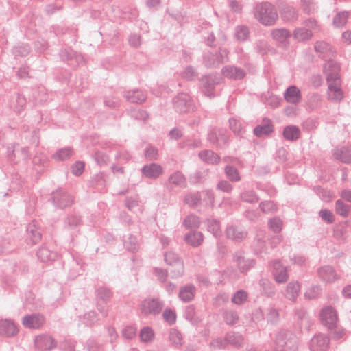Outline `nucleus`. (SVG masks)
<instances>
[{"label": "nucleus", "instance_id": "1", "mask_svg": "<svg viewBox=\"0 0 351 351\" xmlns=\"http://www.w3.org/2000/svg\"><path fill=\"white\" fill-rule=\"evenodd\" d=\"M254 17L263 25L271 26L278 19L277 10L269 2L257 3L254 8Z\"/></svg>", "mask_w": 351, "mask_h": 351}, {"label": "nucleus", "instance_id": "2", "mask_svg": "<svg viewBox=\"0 0 351 351\" xmlns=\"http://www.w3.org/2000/svg\"><path fill=\"white\" fill-rule=\"evenodd\" d=\"M229 61V51L225 47H219L215 53L208 52L203 56V64L208 69L217 68Z\"/></svg>", "mask_w": 351, "mask_h": 351}, {"label": "nucleus", "instance_id": "3", "mask_svg": "<svg viewBox=\"0 0 351 351\" xmlns=\"http://www.w3.org/2000/svg\"><path fill=\"white\" fill-rule=\"evenodd\" d=\"M165 263L171 267L170 274L172 278L182 276L184 271V263L177 254L172 251L167 252L164 254Z\"/></svg>", "mask_w": 351, "mask_h": 351}, {"label": "nucleus", "instance_id": "4", "mask_svg": "<svg viewBox=\"0 0 351 351\" xmlns=\"http://www.w3.org/2000/svg\"><path fill=\"white\" fill-rule=\"evenodd\" d=\"M219 84V78L215 74L202 75L199 79V88L200 92L209 98L215 97V86Z\"/></svg>", "mask_w": 351, "mask_h": 351}, {"label": "nucleus", "instance_id": "5", "mask_svg": "<svg viewBox=\"0 0 351 351\" xmlns=\"http://www.w3.org/2000/svg\"><path fill=\"white\" fill-rule=\"evenodd\" d=\"M173 105L175 110L180 114L194 111L196 108L191 96L185 93L178 94L173 99Z\"/></svg>", "mask_w": 351, "mask_h": 351}, {"label": "nucleus", "instance_id": "6", "mask_svg": "<svg viewBox=\"0 0 351 351\" xmlns=\"http://www.w3.org/2000/svg\"><path fill=\"white\" fill-rule=\"evenodd\" d=\"M51 195L53 204L60 209L70 207L74 202L73 196L62 188H59L53 191Z\"/></svg>", "mask_w": 351, "mask_h": 351}, {"label": "nucleus", "instance_id": "7", "mask_svg": "<svg viewBox=\"0 0 351 351\" xmlns=\"http://www.w3.org/2000/svg\"><path fill=\"white\" fill-rule=\"evenodd\" d=\"M319 319L324 326L332 330L338 322L337 311L331 306H324L320 311Z\"/></svg>", "mask_w": 351, "mask_h": 351}, {"label": "nucleus", "instance_id": "8", "mask_svg": "<svg viewBox=\"0 0 351 351\" xmlns=\"http://www.w3.org/2000/svg\"><path fill=\"white\" fill-rule=\"evenodd\" d=\"M141 306L142 313L145 315H156L162 312L165 306V303L158 298L152 299L147 298L142 302Z\"/></svg>", "mask_w": 351, "mask_h": 351}, {"label": "nucleus", "instance_id": "9", "mask_svg": "<svg viewBox=\"0 0 351 351\" xmlns=\"http://www.w3.org/2000/svg\"><path fill=\"white\" fill-rule=\"evenodd\" d=\"M340 66L332 60L326 62L323 66V72L326 75L327 83L341 82L340 78Z\"/></svg>", "mask_w": 351, "mask_h": 351}, {"label": "nucleus", "instance_id": "10", "mask_svg": "<svg viewBox=\"0 0 351 351\" xmlns=\"http://www.w3.org/2000/svg\"><path fill=\"white\" fill-rule=\"evenodd\" d=\"M330 346V338L322 333L315 335L311 339V351H327Z\"/></svg>", "mask_w": 351, "mask_h": 351}, {"label": "nucleus", "instance_id": "11", "mask_svg": "<svg viewBox=\"0 0 351 351\" xmlns=\"http://www.w3.org/2000/svg\"><path fill=\"white\" fill-rule=\"evenodd\" d=\"M141 172L142 176L145 178L156 180L163 174L164 169L160 164L152 162L143 165Z\"/></svg>", "mask_w": 351, "mask_h": 351}, {"label": "nucleus", "instance_id": "12", "mask_svg": "<svg viewBox=\"0 0 351 351\" xmlns=\"http://www.w3.org/2000/svg\"><path fill=\"white\" fill-rule=\"evenodd\" d=\"M272 274L276 282L282 284L289 280L287 267L284 266L279 260H275L271 263Z\"/></svg>", "mask_w": 351, "mask_h": 351}, {"label": "nucleus", "instance_id": "13", "mask_svg": "<svg viewBox=\"0 0 351 351\" xmlns=\"http://www.w3.org/2000/svg\"><path fill=\"white\" fill-rule=\"evenodd\" d=\"M317 276L322 281L326 283H332L340 279V276L330 265H324L319 267L317 269Z\"/></svg>", "mask_w": 351, "mask_h": 351}, {"label": "nucleus", "instance_id": "14", "mask_svg": "<svg viewBox=\"0 0 351 351\" xmlns=\"http://www.w3.org/2000/svg\"><path fill=\"white\" fill-rule=\"evenodd\" d=\"M326 96L328 100L333 103H339L344 97V93L341 87V82L328 83Z\"/></svg>", "mask_w": 351, "mask_h": 351}, {"label": "nucleus", "instance_id": "15", "mask_svg": "<svg viewBox=\"0 0 351 351\" xmlns=\"http://www.w3.org/2000/svg\"><path fill=\"white\" fill-rule=\"evenodd\" d=\"M223 75L232 80H242L247 75L246 71L235 65H227L221 69Z\"/></svg>", "mask_w": 351, "mask_h": 351}, {"label": "nucleus", "instance_id": "16", "mask_svg": "<svg viewBox=\"0 0 351 351\" xmlns=\"http://www.w3.org/2000/svg\"><path fill=\"white\" fill-rule=\"evenodd\" d=\"M26 232L25 241L27 244L34 245L40 241L42 234L35 221H32L28 224Z\"/></svg>", "mask_w": 351, "mask_h": 351}, {"label": "nucleus", "instance_id": "17", "mask_svg": "<svg viewBox=\"0 0 351 351\" xmlns=\"http://www.w3.org/2000/svg\"><path fill=\"white\" fill-rule=\"evenodd\" d=\"M45 323V317L40 314L26 315L22 319L23 325L27 328L38 329Z\"/></svg>", "mask_w": 351, "mask_h": 351}, {"label": "nucleus", "instance_id": "18", "mask_svg": "<svg viewBox=\"0 0 351 351\" xmlns=\"http://www.w3.org/2000/svg\"><path fill=\"white\" fill-rule=\"evenodd\" d=\"M19 332V328L12 319H5L0 320V335L5 337L16 336Z\"/></svg>", "mask_w": 351, "mask_h": 351}, {"label": "nucleus", "instance_id": "19", "mask_svg": "<svg viewBox=\"0 0 351 351\" xmlns=\"http://www.w3.org/2000/svg\"><path fill=\"white\" fill-rule=\"evenodd\" d=\"M35 346L40 350H51L56 348L57 343L53 338L48 335H38L34 340Z\"/></svg>", "mask_w": 351, "mask_h": 351}, {"label": "nucleus", "instance_id": "20", "mask_svg": "<svg viewBox=\"0 0 351 351\" xmlns=\"http://www.w3.org/2000/svg\"><path fill=\"white\" fill-rule=\"evenodd\" d=\"M314 49L322 59H331L334 56L335 51L332 47L325 41H317L315 43Z\"/></svg>", "mask_w": 351, "mask_h": 351}, {"label": "nucleus", "instance_id": "21", "mask_svg": "<svg viewBox=\"0 0 351 351\" xmlns=\"http://www.w3.org/2000/svg\"><path fill=\"white\" fill-rule=\"evenodd\" d=\"M233 261L237 263L239 270L242 273L247 272L255 265L254 259L245 258L240 252H236L233 255Z\"/></svg>", "mask_w": 351, "mask_h": 351}, {"label": "nucleus", "instance_id": "22", "mask_svg": "<svg viewBox=\"0 0 351 351\" xmlns=\"http://www.w3.org/2000/svg\"><path fill=\"white\" fill-rule=\"evenodd\" d=\"M285 101L291 104H298L302 101L301 91L296 86H289L283 93Z\"/></svg>", "mask_w": 351, "mask_h": 351}, {"label": "nucleus", "instance_id": "23", "mask_svg": "<svg viewBox=\"0 0 351 351\" xmlns=\"http://www.w3.org/2000/svg\"><path fill=\"white\" fill-rule=\"evenodd\" d=\"M226 237L236 242H241L247 236V232L242 228L229 226L226 230Z\"/></svg>", "mask_w": 351, "mask_h": 351}, {"label": "nucleus", "instance_id": "24", "mask_svg": "<svg viewBox=\"0 0 351 351\" xmlns=\"http://www.w3.org/2000/svg\"><path fill=\"white\" fill-rule=\"evenodd\" d=\"M274 130L273 125L270 119L264 118L263 123L258 125L254 128V134L257 137L268 135Z\"/></svg>", "mask_w": 351, "mask_h": 351}, {"label": "nucleus", "instance_id": "25", "mask_svg": "<svg viewBox=\"0 0 351 351\" xmlns=\"http://www.w3.org/2000/svg\"><path fill=\"white\" fill-rule=\"evenodd\" d=\"M258 285L261 287V292L263 295L271 298L274 297L276 292L275 285L268 279H260Z\"/></svg>", "mask_w": 351, "mask_h": 351}, {"label": "nucleus", "instance_id": "26", "mask_svg": "<svg viewBox=\"0 0 351 351\" xmlns=\"http://www.w3.org/2000/svg\"><path fill=\"white\" fill-rule=\"evenodd\" d=\"M126 100L130 103L141 104L146 100V95L139 89L128 90L124 94Z\"/></svg>", "mask_w": 351, "mask_h": 351}, {"label": "nucleus", "instance_id": "27", "mask_svg": "<svg viewBox=\"0 0 351 351\" xmlns=\"http://www.w3.org/2000/svg\"><path fill=\"white\" fill-rule=\"evenodd\" d=\"M184 240L187 244L196 247L202 243L204 241V235L201 232L193 231L186 233L184 235Z\"/></svg>", "mask_w": 351, "mask_h": 351}, {"label": "nucleus", "instance_id": "28", "mask_svg": "<svg viewBox=\"0 0 351 351\" xmlns=\"http://www.w3.org/2000/svg\"><path fill=\"white\" fill-rule=\"evenodd\" d=\"M300 291V285L297 280L289 282L286 287L285 297L291 301L295 302Z\"/></svg>", "mask_w": 351, "mask_h": 351}, {"label": "nucleus", "instance_id": "29", "mask_svg": "<svg viewBox=\"0 0 351 351\" xmlns=\"http://www.w3.org/2000/svg\"><path fill=\"white\" fill-rule=\"evenodd\" d=\"M195 287L192 285H186L180 288L178 297L184 302H191L195 297Z\"/></svg>", "mask_w": 351, "mask_h": 351}, {"label": "nucleus", "instance_id": "30", "mask_svg": "<svg viewBox=\"0 0 351 351\" xmlns=\"http://www.w3.org/2000/svg\"><path fill=\"white\" fill-rule=\"evenodd\" d=\"M335 158L343 163L351 162V147L343 146L340 149H335L333 153Z\"/></svg>", "mask_w": 351, "mask_h": 351}, {"label": "nucleus", "instance_id": "31", "mask_svg": "<svg viewBox=\"0 0 351 351\" xmlns=\"http://www.w3.org/2000/svg\"><path fill=\"white\" fill-rule=\"evenodd\" d=\"M198 156L202 161L208 164L217 165L220 161L219 156L210 149L199 152Z\"/></svg>", "mask_w": 351, "mask_h": 351}, {"label": "nucleus", "instance_id": "32", "mask_svg": "<svg viewBox=\"0 0 351 351\" xmlns=\"http://www.w3.org/2000/svg\"><path fill=\"white\" fill-rule=\"evenodd\" d=\"M113 293L112 291L106 287L101 286L95 291L96 301L102 302L108 304L112 298Z\"/></svg>", "mask_w": 351, "mask_h": 351}, {"label": "nucleus", "instance_id": "33", "mask_svg": "<svg viewBox=\"0 0 351 351\" xmlns=\"http://www.w3.org/2000/svg\"><path fill=\"white\" fill-rule=\"evenodd\" d=\"M291 34L289 30L285 28L275 29L271 32V36L274 40L281 43L283 46L288 44V38Z\"/></svg>", "mask_w": 351, "mask_h": 351}, {"label": "nucleus", "instance_id": "34", "mask_svg": "<svg viewBox=\"0 0 351 351\" xmlns=\"http://www.w3.org/2000/svg\"><path fill=\"white\" fill-rule=\"evenodd\" d=\"M74 154V150L72 147L68 146L58 149L53 155L52 158L57 162L66 160L71 158Z\"/></svg>", "mask_w": 351, "mask_h": 351}, {"label": "nucleus", "instance_id": "35", "mask_svg": "<svg viewBox=\"0 0 351 351\" xmlns=\"http://www.w3.org/2000/svg\"><path fill=\"white\" fill-rule=\"evenodd\" d=\"M225 336L228 345H231L235 348L242 346L244 338L241 334L237 332L230 331L227 332Z\"/></svg>", "mask_w": 351, "mask_h": 351}, {"label": "nucleus", "instance_id": "36", "mask_svg": "<svg viewBox=\"0 0 351 351\" xmlns=\"http://www.w3.org/2000/svg\"><path fill=\"white\" fill-rule=\"evenodd\" d=\"M283 137L289 141H295L300 138V130L296 125H290L284 128Z\"/></svg>", "mask_w": 351, "mask_h": 351}, {"label": "nucleus", "instance_id": "37", "mask_svg": "<svg viewBox=\"0 0 351 351\" xmlns=\"http://www.w3.org/2000/svg\"><path fill=\"white\" fill-rule=\"evenodd\" d=\"M38 258L42 262L53 261L56 259V252L49 250L46 247H41L36 253Z\"/></svg>", "mask_w": 351, "mask_h": 351}, {"label": "nucleus", "instance_id": "38", "mask_svg": "<svg viewBox=\"0 0 351 351\" xmlns=\"http://www.w3.org/2000/svg\"><path fill=\"white\" fill-rule=\"evenodd\" d=\"M168 182L169 184L179 187H184L186 184V178L180 171H176L170 175Z\"/></svg>", "mask_w": 351, "mask_h": 351}, {"label": "nucleus", "instance_id": "39", "mask_svg": "<svg viewBox=\"0 0 351 351\" xmlns=\"http://www.w3.org/2000/svg\"><path fill=\"white\" fill-rule=\"evenodd\" d=\"M224 173L227 179L232 182H238L241 180L239 170L231 165H228L224 167Z\"/></svg>", "mask_w": 351, "mask_h": 351}, {"label": "nucleus", "instance_id": "40", "mask_svg": "<svg viewBox=\"0 0 351 351\" xmlns=\"http://www.w3.org/2000/svg\"><path fill=\"white\" fill-rule=\"evenodd\" d=\"M239 197L242 202L249 204H255L259 201L258 195L252 189L243 190L241 192Z\"/></svg>", "mask_w": 351, "mask_h": 351}, {"label": "nucleus", "instance_id": "41", "mask_svg": "<svg viewBox=\"0 0 351 351\" xmlns=\"http://www.w3.org/2000/svg\"><path fill=\"white\" fill-rule=\"evenodd\" d=\"M281 16L284 21H293L298 19V13L295 8L286 5L282 10Z\"/></svg>", "mask_w": 351, "mask_h": 351}, {"label": "nucleus", "instance_id": "42", "mask_svg": "<svg viewBox=\"0 0 351 351\" xmlns=\"http://www.w3.org/2000/svg\"><path fill=\"white\" fill-rule=\"evenodd\" d=\"M313 36L311 30L304 27H298L293 31V38L299 42L308 40Z\"/></svg>", "mask_w": 351, "mask_h": 351}, {"label": "nucleus", "instance_id": "43", "mask_svg": "<svg viewBox=\"0 0 351 351\" xmlns=\"http://www.w3.org/2000/svg\"><path fill=\"white\" fill-rule=\"evenodd\" d=\"M223 318L228 325H234L239 321L238 313L232 309H223L221 311Z\"/></svg>", "mask_w": 351, "mask_h": 351}, {"label": "nucleus", "instance_id": "44", "mask_svg": "<svg viewBox=\"0 0 351 351\" xmlns=\"http://www.w3.org/2000/svg\"><path fill=\"white\" fill-rule=\"evenodd\" d=\"M349 18V12L341 11L337 12L333 18L332 24L337 28H341L346 25Z\"/></svg>", "mask_w": 351, "mask_h": 351}, {"label": "nucleus", "instance_id": "45", "mask_svg": "<svg viewBox=\"0 0 351 351\" xmlns=\"http://www.w3.org/2000/svg\"><path fill=\"white\" fill-rule=\"evenodd\" d=\"M250 36V30L246 25H237L234 29V37L239 42L246 41Z\"/></svg>", "mask_w": 351, "mask_h": 351}, {"label": "nucleus", "instance_id": "46", "mask_svg": "<svg viewBox=\"0 0 351 351\" xmlns=\"http://www.w3.org/2000/svg\"><path fill=\"white\" fill-rule=\"evenodd\" d=\"M289 336H291V334L288 332L283 331L278 332L276 337V346L275 348L284 349L285 347H288L291 339L289 337Z\"/></svg>", "mask_w": 351, "mask_h": 351}, {"label": "nucleus", "instance_id": "47", "mask_svg": "<svg viewBox=\"0 0 351 351\" xmlns=\"http://www.w3.org/2000/svg\"><path fill=\"white\" fill-rule=\"evenodd\" d=\"M184 317L189 320L192 324H197L201 319L196 315L195 308L193 305H189L186 307Z\"/></svg>", "mask_w": 351, "mask_h": 351}, {"label": "nucleus", "instance_id": "48", "mask_svg": "<svg viewBox=\"0 0 351 351\" xmlns=\"http://www.w3.org/2000/svg\"><path fill=\"white\" fill-rule=\"evenodd\" d=\"M124 246L128 251L132 253L136 252L139 249L137 238L132 234H130L128 238L124 240Z\"/></svg>", "mask_w": 351, "mask_h": 351}, {"label": "nucleus", "instance_id": "49", "mask_svg": "<svg viewBox=\"0 0 351 351\" xmlns=\"http://www.w3.org/2000/svg\"><path fill=\"white\" fill-rule=\"evenodd\" d=\"M82 220L76 215H69L64 220V228L68 230L77 228L81 225Z\"/></svg>", "mask_w": 351, "mask_h": 351}, {"label": "nucleus", "instance_id": "50", "mask_svg": "<svg viewBox=\"0 0 351 351\" xmlns=\"http://www.w3.org/2000/svg\"><path fill=\"white\" fill-rule=\"evenodd\" d=\"M350 210V205L346 204L342 199H337L335 202V212L337 215L347 217Z\"/></svg>", "mask_w": 351, "mask_h": 351}, {"label": "nucleus", "instance_id": "51", "mask_svg": "<svg viewBox=\"0 0 351 351\" xmlns=\"http://www.w3.org/2000/svg\"><path fill=\"white\" fill-rule=\"evenodd\" d=\"M208 230L211 232L215 237H219L221 235V230L220 229V222L215 219L207 220Z\"/></svg>", "mask_w": 351, "mask_h": 351}, {"label": "nucleus", "instance_id": "52", "mask_svg": "<svg viewBox=\"0 0 351 351\" xmlns=\"http://www.w3.org/2000/svg\"><path fill=\"white\" fill-rule=\"evenodd\" d=\"M261 210L265 214H274L277 211V206L271 200L263 201L259 204Z\"/></svg>", "mask_w": 351, "mask_h": 351}, {"label": "nucleus", "instance_id": "53", "mask_svg": "<svg viewBox=\"0 0 351 351\" xmlns=\"http://www.w3.org/2000/svg\"><path fill=\"white\" fill-rule=\"evenodd\" d=\"M60 56L62 61L64 62H72L73 59H81V57L79 56H77L74 51H73L71 49H62L60 52ZM70 64H72L71 62H68Z\"/></svg>", "mask_w": 351, "mask_h": 351}, {"label": "nucleus", "instance_id": "54", "mask_svg": "<svg viewBox=\"0 0 351 351\" xmlns=\"http://www.w3.org/2000/svg\"><path fill=\"white\" fill-rule=\"evenodd\" d=\"M82 322L86 325L89 326H92L97 324L99 321V316L97 313L95 311H89L86 313L82 317Z\"/></svg>", "mask_w": 351, "mask_h": 351}, {"label": "nucleus", "instance_id": "55", "mask_svg": "<svg viewBox=\"0 0 351 351\" xmlns=\"http://www.w3.org/2000/svg\"><path fill=\"white\" fill-rule=\"evenodd\" d=\"M181 76L188 81H193L198 76V73L194 66L189 65L184 69Z\"/></svg>", "mask_w": 351, "mask_h": 351}, {"label": "nucleus", "instance_id": "56", "mask_svg": "<svg viewBox=\"0 0 351 351\" xmlns=\"http://www.w3.org/2000/svg\"><path fill=\"white\" fill-rule=\"evenodd\" d=\"M247 293L245 291L241 289L234 293L231 301L232 303L237 305H242L247 301Z\"/></svg>", "mask_w": 351, "mask_h": 351}, {"label": "nucleus", "instance_id": "57", "mask_svg": "<svg viewBox=\"0 0 351 351\" xmlns=\"http://www.w3.org/2000/svg\"><path fill=\"white\" fill-rule=\"evenodd\" d=\"M201 201V195L199 192L191 193L185 196L184 202L191 208H195Z\"/></svg>", "mask_w": 351, "mask_h": 351}, {"label": "nucleus", "instance_id": "58", "mask_svg": "<svg viewBox=\"0 0 351 351\" xmlns=\"http://www.w3.org/2000/svg\"><path fill=\"white\" fill-rule=\"evenodd\" d=\"M200 220L199 218L195 215H190L186 217L184 221L183 225L186 228H196L199 226Z\"/></svg>", "mask_w": 351, "mask_h": 351}, {"label": "nucleus", "instance_id": "59", "mask_svg": "<svg viewBox=\"0 0 351 351\" xmlns=\"http://www.w3.org/2000/svg\"><path fill=\"white\" fill-rule=\"evenodd\" d=\"M140 338L142 341L149 343L153 341L154 338V333L152 328L144 327L141 330Z\"/></svg>", "mask_w": 351, "mask_h": 351}, {"label": "nucleus", "instance_id": "60", "mask_svg": "<svg viewBox=\"0 0 351 351\" xmlns=\"http://www.w3.org/2000/svg\"><path fill=\"white\" fill-rule=\"evenodd\" d=\"M321 287L319 285H312L305 292L304 297L309 300L317 298L321 295Z\"/></svg>", "mask_w": 351, "mask_h": 351}, {"label": "nucleus", "instance_id": "61", "mask_svg": "<svg viewBox=\"0 0 351 351\" xmlns=\"http://www.w3.org/2000/svg\"><path fill=\"white\" fill-rule=\"evenodd\" d=\"M203 195V202L205 205L213 208L215 203V194L212 190L206 189L202 192Z\"/></svg>", "mask_w": 351, "mask_h": 351}, {"label": "nucleus", "instance_id": "62", "mask_svg": "<svg viewBox=\"0 0 351 351\" xmlns=\"http://www.w3.org/2000/svg\"><path fill=\"white\" fill-rule=\"evenodd\" d=\"M30 51V47L27 44L19 45L14 47L12 53L16 56H26Z\"/></svg>", "mask_w": 351, "mask_h": 351}, {"label": "nucleus", "instance_id": "63", "mask_svg": "<svg viewBox=\"0 0 351 351\" xmlns=\"http://www.w3.org/2000/svg\"><path fill=\"white\" fill-rule=\"evenodd\" d=\"M130 115L132 118L138 120H146L149 115L148 113L143 110L139 108H133L130 111Z\"/></svg>", "mask_w": 351, "mask_h": 351}, {"label": "nucleus", "instance_id": "64", "mask_svg": "<svg viewBox=\"0 0 351 351\" xmlns=\"http://www.w3.org/2000/svg\"><path fill=\"white\" fill-rule=\"evenodd\" d=\"M313 191L319 196V197L324 201H329L331 198L330 192L328 190L323 189L320 186H315L313 188Z\"/></svg>", "mask_w": 351, "mask_h": 351}]
</instances>
